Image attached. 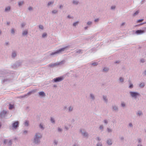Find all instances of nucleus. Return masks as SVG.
<instances>
[{
    "instance_id": "obj_1",
    "label": "nucleus",
    "mask_w": 146,
    "mask_h": 146,
    "mask_svg": "<svg viewBox=\"0 0 146 146\" xmlns=\"http://www.w3.org/2000/svg\"><path fill=\"white\" fill-rule=\"evenodd\" d=\"M129 94L130 96L135 99L141 96L140 94L137 92L130 91L129 92Z\"/></svg>"
},
{
    "instance_id": "obj_2",
    "label": "nucleus",
    "mask_w": 146,
    "mask_h": 146,
    "mask_svg": "<svg viewBox=\"0 0 146 146\" xmlns=\"http://www.w3.org/2000/svg\"><path fill=\"white\" fill-rule=\"evenodd\" d=\"M112 110L113 111H115L116 112L118 111V108L117 106L115 105H112L111 106Z\"/></svg>"
},
{
    "instance_id": "obj_3",
    "label": "nucleus",
    "mask_w": 146,
    "mask_h": 146,
    "mask_svg": "<svg viewBox=\"0 0 146 146\" xmlns=\"http://www.w3.org/2000/svg\"><path fill=\"white\" fill-rule=\"evenodd\" d=\"M106 143L109 145H111L113 144V141L110 138H108L106 141Z\"/></svg>"
},
{
    "instance_id": "obj_4",
    "label": "nucleus",
    "mask_w": 146,
    "mask_h": 146,
    "mask_svg": "<svg viewBox=\"0 0 146 146\" xmlns=\"http://www.w3.org/2000/svg\"><path fill=\"white\" fill-rule=\"evenodd\" d=\"M65 48H61L59 50H58L56 52H52L51 54V55H53L56 54L60 53L61 52L64 51Z\"/></svg>"
},
{
    "instance_id": "obj_5",
    "label": "nucleus",
    "mask_w": 146,
    "mask_h": 146,
    "mask_svg": "<svg viewBox=\"0 0 146 146\" xmlns=\"http://www.w3.org/2000/svg\"><path fill=\"white\" fill-rule=\"evenodd\" d=\"M19 123L18 121H17L12 124V127L13 129H16L18 126Z\"/></svg>"
},
{
    "instance_id": "obj_6",
    "label": "nucleus",
    "mask_w": 146,
    "mask_h": 146,
    "mask_svg": "<svg viewBox=\"0 0 146 146\" xmlns=\"http://www.w3.org/2000/svg\"><path fill=\"white\" fill-rule=\"evenodd\" d=\"M136 115L139 117L142 116L143 115L142 111L141 110H138L136 113Z\"/></svg>"
},
{
    "instance_id": "obj_7",
    "label": "nucleus",
    "mask_w": 146,
    "mask_h": 146,
    "mask_svg": "<svg viewBox=\"0 0 146 146\" xmlns=\"http://www.w3.org/2000/svg\"><path fill=\"white\" fill-rule=\"evenodd\" d=\"M135 33L138 35H141L144 33L142 29L137 30L136 31Z\"/></svg>"
},
{
    "instance_id": "obj_8",
    "label": "nucleus",
    "mask_w": 146,
    "mask_h": 146,
    "mask_svg": "<svg viewBox=\"0 0 146 146\" xmlns=\"http://www.w3.org/2000/svg\"><path fill=\"white\" fill-rule=\"evenodd\" d=\"M35 136L36 137L35 139L34 142L35 143H38V141H37V140H38V139L39 138L41 137V136H39L37 134H36L35 135Z\"/></svg>"
},
{
    "instance_id": "obj_9",
    "label": "nucleus",
    "mask_w": 146,
    "mask_h": 146,
    "mask_svg": "<svg viewBox=\"0 0 146 146\" xmlns=\"http://www.w3.org/2000/svg\"><path fill=\"white\" fill-rule=\"evenodd\" d=\"M63 80V78L61 77H58L54 79V80L55 82L61 81Z\"/></svg>"
},
{
    "instance_id": "obj_10",
    "label": "nucleus",
    "mask_w": 146,
    "mask_h": 146,
    "mask_svg": "<svg viewBox=\"0 0 146 146\" xmlns=\"http://www.w3.org/2000/svg\"><path fill=\"white\" fill-rule=\"evenodd\" d=\"M103 100L106 103H107L108 102V100L107 96L103 95Z\"/></svg>"
},
{
    "instance_id": "obj_11",
    "label": "nucleus",
    "mask_w": 146,
    "mask_h": 146,
    "mask_svg": "<svg viewBox=\"0 0 146 146\" xmlns=\"http://www.w3.org/2000/svg\"><path fill=\"white\" fill-rule=\"evenodd\" d=\"M129 88L130 89H132L133 88V84L130 81H129Z\"/></svg>"
},
{
    "instance_id": "obj_12",
    "label": "nucleus",
    "mask_w": 146,
    "mask_h": 146,
    "mask_svg": "<svg viewBox=\"0 0 146 146\" xmlns=\"http://www.w3.org/2000/svg\"><path fill=\"white\" fill-rule=\"evenodd\" d=\"M145 85V83L144 82H142L141 83L139 86V87H140L141 88H143Z\"/></svg>"
},
{
    "instance_id": "obj_13",
    "label": "nucleus",
    "mask_w": 146,
    "mask_h": 146,
    "mask_svg": "<svg viewBox=\"0 0 146 146\" xmlns=\"http://www.w3.org/2000/svg\"><path fill=\"white\" fill-rule=\"evenodd\" d=\"M119 82L122 83H123L124 82V79L122 77H120L119 78Z\"/></svg>"
},
{
    "instance_id": "obj_14",
    "label": "nucleus",
    "mask_w": 146,
    "mask_h": 146,
    "mask_svg": "<svg viewBox=\"0 0 146 146\" xmlns=\"http://www.w3.org/2000/svg\"><path fill=\"white\" fill-rule=\"evenodd\" d=\"M109 69L107 67H104L103 69V71L104 72H107L108 71Z\"/></svg>"
},
{
    "instance_id": "obj_15",
    "label": "nucleus",
    "mask_w": 146,
    "mask_h": 146,
    "mask_svg": "<svg viewBox=\"0 0 146 146\" xmlns=\"http://www.w3.org/2000/svg\"><path fill=\"white\" fill-rule=\"evenodd\" d=\"M145 61L146 60L145 59L143 58H141L140 60V62L141 63H143L145 62Z\"/></svg>"
},
{
    "instance_id": "obj_16",
    "label": "nucleus",
    "mask_w": 146,
    "mask_h": 146,
    "mask_svg": "<svg viewBox=\"0 0 146 146\" xmlns=\"http://www.w3.org/2000/svg\"><path fill=\"white\" fill-rule=\"evenodd\" d=\"M96 146H103V145L101 142H98L96 144Z\"/></svg>"
},
{
    "instance_id": "obj_17",
    "label": "nucleus",
    "mask_w": 146,
    "mask_h": 146,
    "mask_svg": "<svg viewBox=\"0 0 146 146\" xmlns=\"http://www.w3.org/2000/svg\"><path fill=\"white\" fill-rule=\"evenodd\" d=\"M104 126L103 125H101L99 127V129L101 130L102 131L104 130Z\"/></svg>"
},
{
    "instance_id": "obj_18",
    "label": "nucleus",
    "mask_w": 146,
    "mask_h": 146,
    "mask_svg": "<svg viewBox=\"0 0 146 146\" xmlns=\"http://www.w3.org/2000/svg\"><path fill=\"white\" fill-rule=\"evenodd\" d=\"M14 108V105H12L11 104H9V110H11Z\"/></svg>"
},
{
    "instance_id": "obj_19",
    "label": "nucleus",
    "mask_w": 146,
    "mask_h": 146,
    "mask_svg": "<svg viewBox=\"0 0 146 146\" xmlns=\"http://www.w3.org/2000/svg\"><path fill=\"white\" fill-rule=\"evenodd\" d=\"M39 95L40 96H45V93L44 92H39Z\"/></svg>"
},
{
    "instance_id": "obj_20",
    "label": "nucleus",
    "mask_w": 146,
    "mask_h": 146,
    "mask_svg": "<svg viewBox=\"0 0 146 146\" xmlns=\"http://www.w3.org/2000/svg\"><path fill=\"white\" fill-rule=\"evenodd\" d=\"M139 13V10L137 11H136L133 15V16L134 17L136 15H137Z\"/></svg>"
},
{
    "instance_id": "obj_21",
    "label": "nucleus",
    "mask_w": 146,
    "mask_h": 146,
    "mask_svg": "<svg viewBox=\"0 0 146 146\" xmlns=\"http://www.w3.org/2000/svg\"><path fill=\"white\" fill-rule=\"evenodd\" d=\"M137 141L138 143V144H141L142 140L141 138H139L138 139H137Z\"/></svg>"
},
{
    "instance_id": "obj_22",
    "label": "nucleus",
    "mask_w": 146,
    "mask_h": 146,
    "mask_svg": "<svg viewBox=\"0 0 146 146\" xmlns=\"http://www.w3.org/2000/svg\"><path fill=\"white\" fill-rule=\"evenodd\" d=\"M107 131L108 132V133H111V132L112 131V130L110 128H107Z\"/></svg>"
},
{
    "instance_id": "obj_23",
    "label": "nucleus",
    "mask_w": 146,
    "mask_h": 146,
    "mask_svg": "<svg viewBox=\"0 0 146 146\" xmlns=\"http://www.w3.org/2000/svg\"><path fill=\"white\" fill-rule=\"evenodd\" d=\"M121 106L123 107H124L125 106V104L124 102H122L121 104Z\"/></svg>"
},
{
    "instance_id": "obj_24",
    "label": "nucleus",
    "mask_w": 146,
    "mask_h": 146,
    "mask_svg": "<svg viewBox=\"0 0 146 146\" xmlns=\"http://www.w3.org/2000/svg\"><path fill=\"white\" fill-rule=\"evenodd\" d=\"M142 30L143 31L144 33L146 32V27H145L142 28Z\"/></svg>"
},
{
    "instance_id": "obj_25",
    "label": "nucleus",
    "mask_w": 146,
    "mask_h": 146,
    "mask_svg": "<svg viewBox=\"0 0 146 146\" xmlns=\"http://www.w3.org/2000/svg\"><path fill=\"white\" fill-rule=\"evenodd\" d=\"M96 139L97 141H99V142L101 140V139L99 137H97Z\"/></svg>"
},
{
    "instance_id": "obj_26",
    "label": "nucleus",
    "mask_w": 146,
    "mask_h": 146,
    "mask_svg": "<svg viewBox=\"0 0 146 146\" xmlns=\"http://www.w3.org/2000/svg\"><path fill=\"white\" fill-rule=\"evenodd\" d=\"M10 7H8L5 9V11H7L10 10Z\"/></svg>"
},
{
    "instance_id": "obj_27",
    "label": "nucleus",
    "mask_w": 146,
    "mask_h": 146,
    "mask_svg": "<svg viewBox=\"0 0 146 146\" xmlns=\"http://www.w3.org/2000/svg\"><path fill=\"white\" fill-rule=\"evenodd\" d=\"M115 7H116L115 6H112L111 7V10H113L115 9Z\"/></svg>"
},
{
    "instance_id": "obj_28",
    "label": "nucleus",
    "mask_w": 146,
    "mask_h": 146,
    "mask_svg": "<svg viewBox=\"0 0 146 146\" xmlns=\"http://www.w3.org/2000/svg\"><path fill=\"white\" fill-rule=\"evenodd\" d=\"M23 3H24V2H23V1L20 2H19V3H18L19 5V6H20Z\"/></svg>"
},
{
    "instance_id": "obj_29",
    "label": "nucleus",
    "mask_w": 146,
    "mask_h": 146,
    "mask_svg": "<svg viewBox=\"0 0 146 146\" xmlns=\"http://www.w3.org/2000/svg\"><path fill=\"white\" fill-rule=\"evenodd\" d=\"M29 122L28 121H26L25 123V126H27L28 125Z\"/></svg>"
},
{
    "instance_id": "obj_30",
    "label": "nucleus",
    "mask_w": 146,
    "mask_h": 146,
    "mask_svg": "<svg viewBox=\"0 0 146 146\" xmlns=\"http://www.w3.org/2000/svg\"><path fill=\"white\" fill-rule=\"evenodd\" d=\"M98 64V63L97 62H94L92 63V65H93L94 66H96Z\"/></svg>"
},
{
    "instance_id": "obj_31",
    "label": "nucleus",
    "mask_w": 146,
    "mask_h": 146,
    "mask_svg": "<svg viewBox=\"0 0 146 146\" xmlns=\"http://www.w3.org/2000/svg\"><path fill=\"white\" fill-rule=\"evenodd\" d=\"M27 31H24L23 32V35H26V34H27Z\"/></svg>"
},
{
    "instance_id": "obj_32",
    "label": "nucleus",
    "mask_w": 146,
    "mask_h": 146,
    "mask_svg": "<svg viewBox=\"0 0 146 146\" xmlns=\"http://www.w3.org/2000/svg\"><path fill=\"white\" fill-rule=\"evenodd\" d=\"M143 20H144V19H143L138 20L137 21V22L138 23H140V22H141L142 21H143Z\"/></svg>"
},
{
    "instance_id": "obj_33",
    "label": "nucleus",
    "mask_w": 146,
    "mask_h": 146,
    "mask_svg": "<svg viewBox=\"0 0 146 146\" xmlns=\"http://www.w3.org/2000/svg\"><path fill=\"white\" fill-rule=\"evenodd\" d=\"M129 125L131 127H133V124L131 123H130L129 124Z\"/></svg>"
},
{
    "instance_id": "obj_34",
    "label": "nucleus",
    "mask_w": 146,
    "mask_h": 146,
    "mask_svg": "<svg viewBox=\"0 0 146 146\" xmlns=\"http://www.w3.org/2000/svg\"><path fill=\"white\" fill-rule=\"evenodd\" d=\"M121 141H123L124 139V137L123 136H121L119 137Z\"/></svg>"
},
{
    "instance_id": "obj_35",
    "label": "nucleus",
    "mask_w": 146,
    "mask_h": 146,
    "mask_svg": "<svg viewBox=\"0 0 146 146\" xmlns=\"http://www.w3.org/2000/svg\"><path fill=\"white\" fill-rule=\"evenodd\" d=\"M99 21V19H95V20H94V22L96 23H98V21Z\"/></svg>"
},
{
    "instance_id": "obj_36",
    "label": "nucleus",
    "mask_w": 146,
    "mask_h": 146,
    "mask_svg": "<svg viewBox=\"0 0 146 146\" xmlns=\"http://www.w3.org/2000/svg\"><path fill=\"white\" fill-rule=\"evenodd\" d=\"M143 74L144 76H146V69L144 70Z\"/></svg>"
},
{
    "instance_id": "obj_37",
    "label": "nucleus",
    "mask_w": 146,
    "mask_h": 146,
    "mask_svg": "<svg viewBox=\"0 0 146 146\" xmlns=\"http://www.w3.org/2000/svg\"><path fill=\"white\" fill-rule=\"evenodd\" d=\"M104 122L106 125H107L108 123L107 119H105L104 121Z\"/></svg>"
},
{
    "instance_id": "obj_38",
    "label": "nucleus",
    "mask_w": 146,
    "mask_h": 146,
    "mask_svg": "<svg viewBox=\"0 0 146 146\" xmlns=\"http://www.w3.org/2000/svg\"><path fill=\"white\" fill-rule=\"evenodd\" d=\"M16 56V54L15 52H13L12 53V56L13 57H15Z\"/></svg>"
},
{
    "instance_id": "obj_39",
    "label": "nucleus",
    "mask_w": 146,
    "mask_h": 146,
    "mask_svg": "<svg viewBox=\"0 0 146 146\" xmlns=\"http://www.w3.org/2000/svg\"><path fill=\"white\" fill-rule=\"evenodd\" d=\"M12 144V142L11 140H10L8 143V145H11Z\"/></svg>"
},
{
    "instance_id": "obj_40",
    "label": "nucleus",
    "mask_w": 146,
    "mask_h": 146,
    "mask_svg": "<svg viewBox=\"0 0 146 146\" xmlns=\"http://www.w3.org/2000/svg\"><path fill=\"white\" fill-rule=\"evenodd\" d=\"M78 23V22H76V23H74L73 24V25L74 26H75Z\"/></svg>"
},
{
    "instance_id": "obj_41",
    "label": "nucleus",
    "mask_w": 146,
    "mask_h": 146,
    "mask_svg": "<svg viewBox=\"0 0 146 146\" xmlns=\"http://www.w3.org/2000/svg\"><path fill=\"white\" fill-rule=\"evenodd\" d=\"M82 134L84 136H86L87 135V133H85H85H82Z\"/></svg>"
},
{
    "instance_id": "obj_42",
    "label": "nucleus",
    "mask_w": 146,
    "mask_h": 146,
    "mask_svg": "<svg viewBox=\"0 0 146 146\" xmlns=\"http://www.w3.org/2000/svg\"><path fill=\"white\" fill-rule=\"evenodd\" d=\"M47 34L46 33H44L42 35V37H44L46 36Z\"/></svg>"
},
{
    "instance_id": "obj_43",
    "label": "nucleus",
    "mask_w": 146,
    "mask_h": 146,
    "mask_svg": "<svg viewBox=\"0 0 146 146\" xmlns=\"http://www.w3.org/2000/svg\"><path fill=\"white\" fill-rule=\"evenodd\" d=\"M73 3L75 4H77L78 3V2L76 1H73Z\"/></svg>"
},
{
    "instance_id": "obj_44",
    "label": "nucleus",
    "mask_w": 146,
    "mask_h": 146,
    "mask_svg": "<svg viewBox=\"0 0 146 146\" xmlns=\"http://www.w3.org/2000/svg\"><path fill=\"white\" fill-rule=\"evenodd\" d=\"M39 27L40 29H42L43 28V26H42V25H39Z\"/></svg>"
},
{
    "instance_id": "obj_45",
    "label": "nucleus",
    "mask_w": 146,
    "mask_h": 146,
    "mask_svg": "<svg viewBox=\"0 0 146 146\" xmlns=\"http://www.w3.org/2000/svg\"><path fill=\"white\" fill-rule=\"evenodd\" d=\"M57 12V11L56 10H54L52 11V13L54 14L56 13Z\"/></svg>"
},
{
    "instance_id": "obj_46",
    "label": "nucleus",
    "mask_w": 146,
    "mask_h": 146,
    "mask_svg": "<svg viewBox=\"0 0 146 146\" xmlns=\"http://www.w3.org/2000/svg\"><path fill=\"white\" fill-rule=\"evenodd\" d=\"M51 121L52 122V123H54V119L52 118H51Z\"/></svg>"
},
{
    "instance_id": "obj_47",
    "label": "nucleus",
    "mask_w": 146,
    "mask_h": 146,
    "mask_svg": "<svg viewBox=\"0 0 146 146\" xmlns=\"http://www.w3.org/2000/svg\"><path fill=\"white\" fill-rule=\"evenodd\" d=\"M53 3V2H49L48 3V5H50L52 4Z\"/></svg>"
},
{
    "instance_id": "obj_48",
    "label": "nucleus",
    "mask_w": 146,
    "mask_h": 146,
    "mask_svg": "<svg viewBox=\"0 0 146 146\" xmlns=\"http://www.w3.org/2000/svg\"><path fill=\"white\" fill-rule=\"evenodd\" d=\"M95 99V98L94 96L92 94V99L94 100Z\"/></svg>"
},
{
    "instance_id": "obj_49",
    "label": "nucleus",
    "mask_w": 146,
    "mask_h": 146,
    "mask_svg": "<svg viewBox=\"0 0 146 146\" xmlns=\"http://www.w3.org/2000/svg\"><path fill=\"white\" fill-rule=\"evenodd\" d=\"M137 146H143L142 144H137Z\"/></svg>"
},
{
    "instance_id": "obj_50",
    "label": "nucleus",
    "mask_w": 146,
    "mask_h": 146,
    "mask_svg": "<svg viewBox=\"0 0 146 146\" xmlns=\"http://www.w3.org/2000/svg\"><path fill=\"white\" fill-rule=\"evenodd\" d=\"M120 62V61H116V62H115V63H119Z\"/></svg>"
},
{
    "instance_id": "obj_51",
    "label": "nucleus",
    "mask_w": 146,
    "mask_h": 146,
    "mask_svg": "<svg viewBox=\"0 0 146 146\" xmlns=\"http://www.w3.org/2000/svg\"><path fill=\"white\" fill-rule=\"evenodd\" d=\"M11 33H14V30L13 29H12V30H11Z\"/></svg>"
},
{
    "instance_id": "obj_52",
    "label": "nucleus",
    "mask_w": 146,
    "mask_h": 146,
    "mask_svg": "<svg viewBox=\"0 0 146 146\" xmlns=\"http://www.w3.org/2000/svg\"><path fill=\"white\" fill-rule=\"evenodd\" d=\"M144 1H145V0H142V1H141V4H143V3H144Z\"/></svg>"
},
{
    "instance_id": "obj_53",
    "label": "nucleus",
    "mask_w": 146,
    "mask_h": 146,
    "mask_svg": "<svg viewBox=\"0 0 146 146\" xmlns=\"http://www.w3.org/2000/svg\"><path fill=\"white\" fill-rule=\"evenodd\" d=\"M72 110V108L71 107H70L69 109V111H71Z\"/></svg>"
},
{
    "instance_id": "obj_54",
    "label": "nucleus",
    "mask_w": 146,
    "mask_h": 146,
    "mask_svg": "<svg viewBox=\"0 0 146 146\" xmlns=\"http://www.w3.org/2000/svg\"><path fill=\"white\" fill-rule=\"evenodd\" d=\"M125 23H122L121 24V26H123L125 25Z\"/></svg>"
},
{
    "instance_id": "obj_55",
    "label": "nucleus",
    "mask_w": 146,
    "mask_h": 146,
    "mask_svg": "<svg viewBox=\"0 0 146 146\" xmlns=\"http://www.w3.org/2000/svg\"><path fill=\"white\" fill-rule=\"evenodd\" d=\"M40 127L41 128H43V127H42V125L41 124H40Z\"/></svg>"
},
{
    "instance_id": "obj_56",
    "label": "nucleus",
    "mask_w": 146,
    "mask_h": 146,
    "mask_svg": "<svg viewBox=\"0 0 146 146\" xmlns=\"http://www.w3.org/2000/svg\"><path fill=\"white\" fill-rule=\"evenodd\" d=\"M29 10H32V8H31V7H29Z\"/></svg>"
},
{
    "instance_id": "obj_57",
    "label": "nucleus",
    "mask_w": 146,
    "mask_h": 146,
    "mask_svg": "<svg viewBox=\"0 0 146 146\" xmlns=\"http://www.w3.org/2000/svg\"><path fill=\"white\" fill-rule=\"evenodd\" d=\"M6 141H7V140H5L4 141V143L5 144H6Z\"/></svg>"
},
{
    "instance_id": "obj_58",
    "label": "nucleus",
    "mask_w": 146,
    "mask_h": 146,
    "mask_svg": "<svg viewBox=\"0 0 146 146\" xmlns=\"http://www.w3.org/2000/svg\"><path fill=\"white\" fill-rule=\"evenodd\" d=\"M25 25V24H22V27H24Z\"/></svg>"
},
{
    "instance_id": "obj_59",
    "label": "nucleus",
    "mask_w": 146,
    "mask_h": 146,
    "mask_svg": "<svg viewBox=\"0 0 146 146\" xmlns=\"http://www.w3.org/2000/svg\"><path fill=\"white\" fill-rule=\"evenodd\" d=\"M54 66V65L51 64V65H50V66Z\"/></svg>"
},
{
    "instance_id": "obj_60",
    "label": "nucleus",
    "mask_w": 146,
    "mask_h": 146,
    "mask_svg": "<svg viewBox=\"0 0 146 146\" xmlns=\"http://www.w3.org/2000/svg\"><path fill=\"white\" fill-rule=\"evenodd\" d=\"M58 131H61V129H60L59 128V129H58Z\"/></svg>"
},
{
    "instance_id": "obj_61",
    "label": "nucleus",
    "mask_w": 146,
    "mask_h": 146,
    "mask_svg": "<svg viewBox=\"0 0 146 146\" xmlns=\"http://www.w3.org/2000/svg\"><path fill=\"white\" fill-rule=\"evenodd\" d=\"M88 25H90V24H91V22H88Z\"/></svg>"
},
{
    "instance_id": "obj_62",
    "label": "nucleus",
    "mask_w": 146,
    "mask_h": 146,
    "mask_svg": "<svg viewBox=\"0 0 146 146\" xmlns=\"http://www.w3.org/2000/svg\"><path fill=\"white\" fill-rule=\"evenodd\" d=\"M145 23H141V24L140 25H143V24H145Z\"/></svg>"
},
{
    "instance_id": "obj_63",
    "label": "nucleus",
    "mask_w": 146,
    "mask_h": 146,
    "mask_svg": "<svg viewBox=\"0 0 146 146\" xmlns=\"http://www.w3.org/2000/svg\"><path fill=\"white\" fill-rule=\"evenodd\" d=\"M61 7H62V6H60V8H61Z\"/></svg>"
},
{
    "instance_id": "obj_64",
    "label": "nucleus",
    "mask_w": 146,
    "mask_h": 146,
    "mask_svg": "<svg viewBox=\"0 0 146 146\" xmlns=\"http://www.w3.org/2000/svg\"><path fill=\"white\" fill-rule=\"evenodd\" d=\"M24 132V133H26V132H26V131H25Z\"/></svg>"
}]
</instances>
